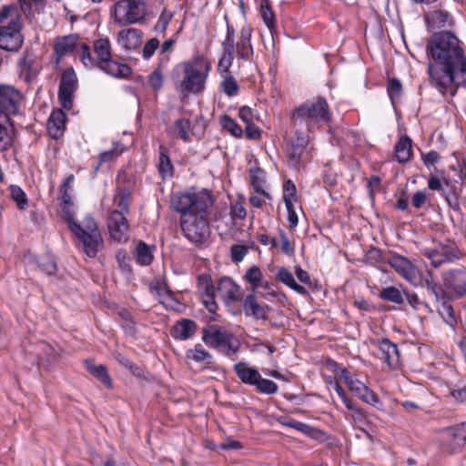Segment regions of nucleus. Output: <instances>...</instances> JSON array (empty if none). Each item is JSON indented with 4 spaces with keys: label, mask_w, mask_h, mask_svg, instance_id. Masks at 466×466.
Masks as SVG:
<instances>
[{
    "label": "nucleus",
    "mask_w": 466,
    "mask_h": 466,
    "mask_svg": "<svg viewBox=\"0 0 466 466\" xmlns=\"http://www.w3.org/2000/svg\"><path fill=\"white\" fill-rule=\"evenodd\" d=\"M401 91H402V86H401V83L398 79L392 78L389 81L387 92H388L389 97L390 98L392 104H394L395 101L400 97Z\"/></svg>",
    "instance_id": "obj_55"
},
{
    "label": "nucleus",
    "mask_w": 466,
    "mask_h": 466,
    "mask_svg": "<svg viewBox=\"0 0 466 466\" xmlns=\"http://www.w3.org/2000/svg\"><path fill=\"white\" fill-rule=\"evenodd\" d=\"M279 241H280V244H281V250L285 254H287V255L293 254L294 248L291 245V243L289 242V240L287 235L285 234V232L282 231V230L279 231Z\"/></svg>",
    "instance_id": "obj_63"
},
{
    "label": "nucleus",
    "mask_w": 466,
    "mask_h": 466,
    "mask_svg": "<svg viewBox=\"0 0 466 466\" xmlns=\"http://www.w3.org/2000/svg\"><path fill=\"white\" fill-rule=\"evenodd\" d=\"M198 290L207 309L215 313L218 309V304L215 300L217 288L214 287L209 275H200L198 278Z\"/></svg>",
    "instance_id": "obj_16"
},
{
    "label": "nucleus",
    "mask_w": 466,
    "mask_h": 466,
    "mask_svg": "<svg viewBox=\"0 0 466 466\" xmlns=\"http://www.w3.org/2000/svg\"><path fill=\"white\" fill-rule=\"evenodd\" d=\"M96 61L97 66L111 58L110 43L106 38H100L96 41L95 46Z\"/></svg>",
    "instance_id": "obj_39"
},
{
    "label": "nucleus",
    "mask_w": 466,
    "mask_h": 466,
    "mask_svg": "<svg viewBox=\"0 0 466 466\" xmlns=\"http://www.w3.org/2000/svg\"><path fill=\"white\" fill-rule=\"evenodd\" d=\"M330 384H333L334 390L337 392L338 396L340 398L343 404L346 406L347 409H353V402L350 399L348 398L346 395L345 390L343 388L339 385L338 381H335L334 383L330 381Z\"/></svg>",
    "instance_id": "obj_60"
},
{
    "label": "nucleus",
    "mask_w": 466,
    "mask_h": 466,
    "mask_svg": "<svg viewBox=\"0 0 466 466\" xmlns=\"http://www.w3.org/2000/svg\"><path fill=\"white\" fill-rule=\"evenodd\" d=\"M259 15L271 34L276 30V17L268 0H262L259 6Z\"/></svg>",
    "instance_id": "obj_37"
},
{
    "label": "nucleus",
    "mask_w": 466,
    "mask_h": 466,
    "mask_svg": "<svg viewBox=\"0 0 466 466\" xmlns=\"http://www.w3.org/2000/svg\"><path fill=\"white\" fill-rule=\"evenodd\" d=\"M21 27L16 7L5 5L0 10V49L14 52L22 46Z\"/></svg>",
    "instance_id": "obj_6"
},
{
    "label": "nucleus",
    "mask_w": 466,
    "mask_h": 466,
    "mask_svg": "<svg viewBox=\"0 0 466 466\" xmlns=\"http://www.w3.org/2000/svg\"><path fill=\"white\" fill-rule=\"evenodd\" d=\"M115 15L120 23L135 24L145 17L146 5L141 0H121L115 5Z\"/></svg>",
    "instance_id": "obj_12"
},
{
    "label": "nucleus",
    "mask_w": 466,
    "mask_h": 466,
    "mask_svg": "<svg viewBox=\"0 0 466 466\" xmlns=\"http://www.w3.org/2000/svg\"><path fill=\"white\" fill-rule=\"evenodd\" d=\"M380 298L381 299L396 304H401L404 301V296L402 292L394 286L383 289L380 293Z\"/></svg>",
    "instance_id": "obj_47"
},
{
    "label": "nucleus",
    "mask_w": 466,
    "mask_h": 466,
    "mask_svg": "<svg viewBox=\"0 0 466 466\" xmlns=\"http://www.w3.org/2000/svg\"><path fill=\"white\" fill-rule=\"evenodd\" d=\"M159 47V40L156 37L149 39L143 47V57L149 59Z\"/></svg>",
    "instance_id": "obj_57"
},
{
    "label": "nucleus",
    "mask_w": 466,
    "mask_h": 466,
    "mask_svg": "<svg viewBox=\"0 0 466 466\" xmlns=\"http://www.w3.org/2000/svg\"><path fill=\"white\" fill-rule=\"evenodd\" d=\"M173 18V13L167 9H164L155 25V31L158 34L164 33L167 30V27L170 21Z\"/></svg>",
    "instance_id": "obj_54"
},
{
    "label": "nucleus",
    "mask_w": 466,
    "mask_h": 466,
    "mask_svg": "<svg viewBox=\"0 0 466 466\" xmlns=\"http://www.w3.org/2000/svg\"><path fill=\"white\" fill-rule=\"evenodd\" d=\"M78 38L76 35H68L65 36L61 39H58L55 45V51L56 55L60 57L68 55L74 50L78 49Z\"/></svg>",
    "instance_id": "obj_34"
},
{
    "label": "nucleus",
    "mask_w": 466,
    "mask_h": 466,
    "mask_svg": "<svg viewBox=\"0 0 466 466\" xmlns=\"http://www.w3.org/2000/svg\"><path fill=\"white\" fill-rule=\"evenodd\" d=\"M131 200V194L127 189L118 188L114 197V204L116 207L115 210L124 213V216L129 213V204Z\"/></svg>",
    "instance_id": "obj_41"
},
{
    "label": "nucleus",
    "mask_w": 466,
    "mask_h": 466,
    "mask_svg": "<svg viewBox=\"0 0 466 466\" xmlns=\"http://www.w3.org/2000/svg\"><path fill=\"white\" fill-rule=\"evenodd\" d=\"M309 135L305 130L294 129L292 137L286 147L287 161L289 167L299 169L312 159L310 151L307 148Z\"/></svg>",
    "instance_id": "obj_8"
},
{
    "label": "nucleus",
    "mask_w": 466,
    "mask_h": 466,
    "mask_svg": "<svg viewBox=\"0 0 466 466\" xmlns=\"http://www.w3.org/2000/svg\"><path fill=\"white\" fill-rule=\"evenodd\" d=\"M175 209L182 214L181 227L186 238L196 244L209 236L208 210L213 198L208 190L183 193L173 200Z\"/></svg>",
    "instance_id": "obj_2"
},
{
    "label": "nucleus",
    "mask_w": 466,
    "mask_h": 466,
    "mask_svg": "<svg viewBox=\"0 0 466 466\" xmlns=\"http://www.w3.org/2000/svg\"><path fill=\"white\" fill-rule=\"evenodd\" d=\"M25 106L23 93L10 85H0V117L22 115Z\"/></svg>",
    "instance_id": "obj_10"
},
{
    "label": "nucleus",
    "mask_w": 466,
    "mask_h": 466,
    "mask_svg": "<svg viewBox=\"0 0 466 466\" xmlns=\"http://www.w3.org/2000/svg\"><path fill=\"white\" fill-rule=\"evenodd\" d=\"M149 85L155 90H159L163 85V76L158 69L153 71L149 76Z\"/></svg>",
    "instance_id": "obj_62"
},
{
    "label": "nucleus",
    "mask_w": 466,
    "mask_h": 466,
    "mask_svg": "<svg viewBox=\"0 0 466 466\" xmlns=\"http://www.w3.org/2000/svg\"><path fill=\"white\" fill-rule=\"evenodd\" d=\"M250 181L257 193H261L265 198H270L269 193L264 189V172L262 170H252L250 174Z\"/></svg>",
    "instance_id": "obj_45"
},
{
    "label": "nucleus",
    "mask_w": 466,
    "mask_h": 466,
    "mask_svg": "<svg viewBox=\"0 0 466 466\" xmlns=\"http://www.w3.org/2000/svg\"><path fill=\"white\" fill-rule=\"evenodd\" d=\"M77 87V78L72 68L66 69L61 77L58 99L60 105L65 109H70L72 106V97Z\"/></svg>",
    "instance_id": "obj_14"
},
{
    "label": "nucleus",
    "mask_w": 466,
    "mask_h": 466,
    "mask_svg": "<svg viewBox=\"0 0 466 466\" xmlns=\"http://www.w3.org/2000/svg\"><path fill=\"white\" fill-rule=\"evenodd\" d=\"M251 35L252 29L249 25H245L241 28L239 38L236 45L238 58L248 60L252 56Z\"/></svg>",
    "instance_id": "obj_22"
},
{
    "label": "nucleus",
    "mask_w": 466,
    "mask_h": 466,
    "mask_svg": "<svg viewBox=\"0 0 466 466\" xmlns=\"http://www.w3.org/2000/svg\"><path fill=\"white\" fill-rule=\"evenodd\" d=\"M108 229L111 238L116 241H126L128 238L129 225L124 213L113 210L108 219Z\"/></svg>",
    "instance_id": "obj_18"
},
{
    "label": "nucleus",
    "mask_w": 466,
    "mask_h": 466,
    "mask_svg": "<svg viewBox=\"0 0 466 466\" xmlns=\"http://www.w3.org/2000/svg\"><path fill=\"white\" fill-rule=\"evenodd\" d=\"M386 262L412 286L423 285L421 271L408 258L397 253H390L386 258Z\"/></svg>",
    "instance_id": "obj_11"
},
{
    "label": "nucleus",
    "mask_w": 466,
    "mask_h": 466,
    "mask_svg": "<svg viewBox=\"0 0 466 466\" xmlns=\"http://www.w3.org/2000/svg\"><path fill=\"white\" fill-rule=\"evenodd\" d=\"M10 196L12 199L16 203V206L20 210L26 208L27 198L20 187L15 185L10 186Z\"/></svg>",
    "instance_id": "obj_50"
},
{
    "label": "nucleus",
    "mask_w": 466,
    "mask_h": 466,
    "mask_svg": "<svg viewBox=\"0 0 466 466\" xmlns=\"http://www.w3.org/2000/svg\"><path fill=\"white\" fill-rule=\"evenodd\" d=\"M142 38V32L137 28L121 30L117 35L118 44L126 50L137 48Z\"/></svg>",
    "instance_id": "obj_24"
},
{
    "label": "nucleus",
    "mask_w": 466,
    "mask_h": 466,
    "mask_svg": "<svg viewBox=\"0 0 466 466\" xmlns=\"http://www.w3.org/2000/svg\"><path fill=\"white\" fill-rule=\"evenodd\" d=\"M151 291L158 297L161 303L166 304L168 299H173L172 292L168 289L165 283L156 280L150 285Z\"/></svg>",
    "instance_id": "obj_46"
},
{
    "label": "nucleus",
    "mask_w": 466,
    "mask_h": 466,
    "mask_svg": "<svg viewBox=\"0 0 466 466\" xmlns=\"http://www.w3.org/2000/svg\"><path fill=\"white\" fill-rule=\"evenodd\" d=\"M230 215L233 219L243 220L247 217V210L241 203L235 202L231 205Z\"/></svg>",
    "instance_id": "obj_59"
},
{
    "label": "nucleus",
    "mask_w": 466,
    "mask_h": 466,
    "mask_svg": "<svg viewBox=\"0 0 466 466\" xmlns=\"http://www.w3.org/2000/svg\"><path fill=\"white\" fill-rule=\"evenodd\" d=\"M197 330V324L191 319H182L177 322L172 329L175 339L186 340L193 337Z\"/></svg>",
    "instance_id": "obj_28"
},
{
    "label": "nucleus",
    "mask_w": 466,
    "mask_h": 466,
    "mask_svg": "<svg viewBox=\"0 0 466 466\" xmlns=\"http://www.w3.org/2000/svg\"><path fill=\"white\" fill-rule=\"evenodd\" d=\"M378 347L380 352V358L383 360L390 370L396 369L400 360L397 345L388 339H384L379 342Z\"/></svg>",
    "instance_id": "obj_21"
},
{
    "label": "nucleus",
    "mask_w": 466,
    "mask_h": 466,
    "mask_svg": "<svg viewBox=\"0 0 466 466\" xmlns=\"http://www.w3.org/2000/svg\"><path fill=\"white\" fill-rule=\"evenodd\" d=\"M248 248L244 245H234L231 248V259L232 261L238 263L244 259L248 254Z\"/></svg>",
    "instance_id": "obj_58"
},
{
    "label": "nucleus",
    "mask_w": 466,
    "mask_h": 466,
    "mask_svg": "<svg viewBox=\"0 0 466 466\" xmlns=\"http://www.w3.org/2000/svg\"><path fill=\"white\" fill-rule=\"evenodd\" d=\"M260 288L262 290L258 291V295L270 302L282 303L286 299L285 294L279 292L269 282L263 283Z\"/></svg>",
    "instance_id": "obj_42"
},
{
    "label": "nucleus",
    "mask_w": 466,
    "mask_h": 466,
    "mask_svg": "<svg viewBox=\"0 0 466 466\" xmlns=\"http://www.w3.org/2000/svg\"><path fill=\"white\" fill-rule=\"evenodd\" d=\"M395 157L400 163H405L410 159L411 139L409 137H402L395 145Z\"/></svg>",
    "instance_id": "obj_35"
},
{
    "label": "nucleus",
    "mask_w": 466,
    "mask_h": 466,
    "mask_svg": "<svg viewBox=\"0 0 466 466\" xmlns=\"http://www.w3.org/2000/svg\"><path fill=\"white\" fill-rule=\"evenodd\" d=\"M157 170L162 179L169 178L173 176L174 167L170 157L167 155L165 149L160 147L159 160L157 164Z\"/></svg>",
    "instance_id": "obj_40"
},
{
    "label": "nucleus",
    "mask_w": 466,
    "mask_h": 466,
    "mask_svg": "<svg viewBox=\"0 0 466 466\" xmlns=\"http://www.w3.org/2000/svg\"><path fill=\"white\" fill-rule=\"evenodd\" d=\"M66 128V115L62 110H55L47 122V131L53 138H59Z\"/></svg>",
    "instance_id": "obj_25"
},
{
    "label": "nucleus",
    "mask_w": 466,
    "mask_h": 466,
    "mask_svg": "<svg viewBox=\"0 0 466 466\" xmlns=\"http://www.w3.org/2000/svg\"><path fill=\"white\" fill-rule=\"evenodd\" d=\"M85 365L86 370L95 376L100 382H102L106 387L111 388L112 380L107 372L106 366L104 365H96L91 360H86Z\"/></svg>",
    "instance_id": "obj_36"
},
{
    "label": "nucleus",
    "mask_w": 466,
    "mask_h": 466,
    "mask_svg": "<svg viewBox=\"0 0 466 466\" xmlns=\"http://www.w3.org/2000/svg\"><path fill=\"white\" fill-rule=\"evenodd\" d=\"M239 287L232 279L222 277L217 286V296L227 305L235 303L238 299Z\"/></svg>",
    "instance_id": "obj_20"
},
{
    "label": "nucleus",
    "mask_w": 466,
    "mask_h": 466,
    "mask_svg": "<svg viewBox=\"0 0 466 466\" xmlns=\"http://www.w3.org/2000/svg\"><path fill=\"white\" fill-rule=\"evenodd\" d=\"M281 423L284 426L295 429L314 440H319L323 436V432L321 431L291 418H285L281 420Z\"/></svg>",
    "instance_id": "obj_31"
},
{
    "label": "nucleus",
    "mask_w": 466,
    "mask_h": 466,
    "mask_svg": "<svg viewBox=\"0 0 466 466\" xmlns=\"http://www.w3.org/2000/svg\"><path fill=\"white\" fill-rule=\"evenodd\" d=\"M220 124L224 129L228 131L235 137H242L243 130L241 127L229 116H222L220 118Z\"/></svg>",
    "instance_id": "obj_49"
},
{
    "label": "nucleus",
    "mask_w": 466,
    "mask_h": 466,
    "mask_svg": "<svg viewBox=\"0 0 466 466\" xmlns=\"http://www.w3.org/2000/svg\"><path fill=\"white\" fill-rule=\"evenodd\" d=\"M169 132L174 138L181 139L187 143L190 142V121L186 118L177 119L170 127Z\"/></svg>",
    "instance_id": "obj_30"
},
{
    "label": "nucleus",
    "mask_w": 466,
    "mask_h": 466,
    "mask_svg": "<svg viewBox=\"0 0 466 466\" xmlns=\"http://www.w3.org/2000/svg\"><path fill=\"white\" fill-rule=\"evenodd\" d=\"M124 150V147H122L119 142H114L112 149L104 151L100 154L99 164L108 162L118 157Z\"/></svg>",
    "instance_id": "obj_52"
},
{
    "label": "nucleus",
    "mask_w": 466,
    "mask_h": 466,
    "mask_svg": "<svg viewBox=\"0 0 466 466\" xmlns=\"http://www.w3.org/2000/svg\"><path fill=\"white\" fill-rule=\"evenodd\" d=\"M74 180V175H69L60 187L61 214L69 229L82 245L84 252L94 258L103 246L102 236L93 218L87 216L81 223L75 220L74 204L70 195Z\"/></svg>",
    "instance_id": "obj_3"
},
{
    "label": "nucleus",
    "mask_w": 466,
    "mask_h": 466,
    "mask_svg": "<svg viewBox=\"0 0 466 466\" xmlns=\"http://www.w3.org/2000/svg\"><path fill=\"white\" fill-rule=\"evenodd\" d=\"M76 55L80 58L81 62L86 68H93L97 66V63L95 58L92 57L89 46L85 43H80Z\"/></svg>",
    "instance_id": "obj_48"
},
{
    "label": "nucleus",
    "mask_w": 466,
    "mask_h": 466,
    "mask_svg": "<svg viewBox=\"0 0 466 466\" xmlns=\"http://www.w3.org/2000/svg\"><path fill=\"white\" fill-rule=\"evenodd\" d=\"M444 448L454 453L466 444V422L451 427L442 434Z\"/></svg>",
    "instance_id": "obj_15"
},
{
    "label": "nucleus",
    "mask_w": 466,
    "mask_h": 466,
    "mask_svg": "<svg viewBox=\"0 0 466 466\" xmlns=\"http://www.w3.org/2000/svg\"><path fill=\"white\" fill-rule=\"evenodd\" d=\"M329 369L334 372L337 378L342 380L349 388L356 377L352 375L346 368L338 364L335 361L329 363Z\"/></svg>",
    "instance_id": "obj_44"
},
{
    "label": "nucleus",
    "mask_w": 466,
    "mask_h": 466,
    "mask_svg": "<svg viewBox=\"0 0 466 466\" xmlns=\"http://www.w3.org/2000/svg\"><path fill=\"white\" fill-rule=\"evenodd\" d=\"M15 127L10 118L0 117V151L8 149L14 141Z\"/></svg>",
    "instance_id": "obj_27"
},
{
    "label": "nucleus",
    "mask_w": 466,
    "mask_h": 466,
    "mask_svg": "<svg viewBox=\"0 0 466 466\" xmlns=\"http://www.w3.org/2000/svg\"><path fill=\"white\" fill-rule=\"evenodd\" d=\"M349 390L366 403L375 405L379 402L377 395L358 378L354 379Z\"/></svg>",
    "instance_id": "obj_26"
},
{
    "label": "nucleus",
    "mask_w": 466,
    "mask_h": 466,
    "mask_svg": "<svg viewBox=\"0 0 466 466\" xmlns=\"http://www.w3.org/2000/svg\"><path fill=\"white\" fill-rule=\"evenodd\" d=\"M268 309V306L260 305L253 293L248 295L243 302L245 315L257 320L266 319Z\"/></svg>",
    "instance_id": "obj_23"
},
{
    "label": "nucleus",
    "mask_w": 466,
    "mask_h": 466,
    "mask_svg": "<svg viewBox=\"0 0 466 466\" xmlns=\"http://www.w3.org/2000/svg\"><path fill=\"white\" fill-rule=\"evenodd\" d=\"M428 200V195L424 191H417L413 194L411 204L416 208H420Z\"/></svg>",
    "instance_id": "obj_64"
},
{
    "label": "nucleus",
    "mask_w": 466,
    "mask_h": 466,
    "mask_svg": "<svg viewBox=\"0 0 466 466\" xmlns=\"http://www.w3.org/2000/svg\"><path fill=\"white\" fill-rule=\"evenodd\" d=\"M153 246H148L143 241H139L137 245V261L141 266H148L152 263L154 255H153Z\"/></svg>",
    "instance_id": "obj_38"
},
{
    "label": "nucleus",
    "mask_w": 466,
    "mask_h": 466,
    "mask_svg": "<svg viewBox=\"0 0 466 466\" xmlns=\"http://www.w3.org/2000/svg\"><path fill=\"white\" fill-rule=\"evenodd\" d=\"M443 280L446 289L455 297L466 295V270L457 269L446 272Z\"/></svg>",
    "instance_id": "obj_19"
},
{
    "label": "nucleus",
    "mask_w": 466,
    "mask_h": 466,
    "mask_svg": "<svg viewBox=\"0 0 466 466\" xmlns=\"http://www.w3.org/2000/svg\"><path fill=\"white\" fill-rule=\"evenodd\" d=\"M233 370L242 383L254 386L262 394L272 395L278 391L279 387L274 381L262 378L256 367L245 361L236 363Z\"/></svg>",
    "instance_id": "obj_9"
},
{
    "label": "nucleus",
    "mask_w": 466,
    "mask_h": 466,
    "mask_svg": "<svg viewBox=\"0 0 466 466\" xmlns=\"http://www.w3.org/2000/svg\"><path fill=\"white\" fill-rule=\"evenodd\" d=\"M420 252L435 268L452 262L458 257L457 248L452 243H432L429 247L422 248Z\"/></svg>",
    "instance_id": "obj_13"
},
{
    "label": "nucleus",
    "mask_w": 466,
    "mask_h": 466,
    "mask_svg": "<svg viewBox=\"0 0 466 466\" xmlns=\"http://www.w3.org/2000/svg\"><path fill=\"white\" fill-rule=\"evenodd\" d=\"M277 278H278V279L281 283H283L284 285H286L289 289H293L294 291H296L299 295L307 296L309 294V292L306 289V288H304L303 286L298 284L295 281V279H294L292 273L289 269H287L286 268H279L278 273H277Z\"/></svg>",
    "instance_id": "obj_33"
},
{
    "label": "nucleus",
    "mask_w": 466,
    "mask_h": 466,
    "mask_svg": "<svg viewBox=\"0 0 466 466\" xmlns=\"http://www.w3.org/2000/svg\"><path fill=\"white\" fill-rule=\"evenodd\" d=\"M427 55L431 83L442 95L453 96L457 87L466 86V50L453 33L433 34L427 46Z\"/></svg>",
    "instance_id": "obj_1"
},
{
    "label": "nucleus",
    "mask_w": 466,
    "mask_h": 466,
    "mask_svg": "<svg viewBox=\"0 0 466 466\" xmlns=\"http://www.w3.org/2000/svg\"><path fill=\"white\" fill-rule=\"evenodd\" d=\"M97 66L105 73L114 77H127L131 73V69L128 66L117 63L111 58Z\"/></svg>",
    "instance_id": "obj_32"
},
{
    "label": "nucleus",
    "mask_w": 466,
    "mask_h": 466,
    "mask_svg": "<svg viewBox=\"0 0 466 466\" xmlns=\"http://www.w3.org/2000/svg\"><path fill=\"white\" fill-rule=\"evenodd\" d=\"M186 357L203 367H208L213 363L212 355L201 344H196L193 349L187 350Z\"/></svg>",
    "instance_id": "obj_29"
},
{
    "label": "nucleus",
    "mask_w": 466,
    "mask_h": 466,
    "mask_svg": "<svg viewBox=\"0 0 466 466\" xmlns=\"http://www.w3.org/2000/svg\"><path fill=\"white\" fill-rule=\"evenodd\" d=\"M349 410L352 411L351 418L353 420V423L359 427L360 430L364 431V427L367 424L366 421V416L364 412L360 410L355 407L353 404V409H348Z\"/></svg>",
    "instance_id": "obj_56"
},
{
    "label": "nucleus",
    "mask_w": 466,
    "mask_h": 466,
    "mask_svg": "<svg viewBox=\"0 0 466 466\" xmlns=\"http://www.w3.org/2000/svg\"><path fill=\"white\" fill-rule=\"evenodd\" d=\"M330 119L329 106L324 98L307 101L295 109L292 115L293 129L305 130L309 135Z\"/></svg>",
    "instance_id": "obj_4"
},
{
    "label": "nucleus",
    "mask_w": 466,
    "mask_h": 466,
    "mask_svg": "<svg viewBox=\"0 0 466 466\" xmlns=\"http://www.w3.org/2000/svg\"><path fill=\"white\" fill-rule=\"evenodd\" d=\"M283 200L285 206H290L297 200V189L294 183L288 180L283 185Z\"/></svg>",
    "instance_id": "obj_53"
},
{
    "label": "nucleus",
    "mask_w": 466,
    "mask_h": 466,
    "mask_svg": "<svg viewBox=\"0 0 466 466\" xmlns=\"http://www.w3.org/2000/svg\"><path fill=\"white\" fill-rule=\"evenodd\" d=\"M183 73L177 89L182 94L198 95L205 90L209 75L210 63L202 56H197L191 60L177 66Z\"/></svg>",
    "instance_id": "obj_5"
},
{
    "label": "nucleus",
    "mask_w": 466,
    "mask_h": 466,
    "mask_svg": "<svg viewBox=\"0 0 466 466\" xmlns=\"http://www.w3.org/2000/svg\"><path fill=\"white\" fill-rule=\"evenodd\" d=\"M238 116L245 123V125H249L253 123L254 120V113L252 109L247 106H241L238 110Z\"/></svg>",
    "instance_id": "obj_61"
},
{
    "label": "nucleus",
    "mask_w": 466,
    "mask_h": 466,
    "mask_svg": "<svg viewBox=\"0 0 466 466\" xmlns=\"http://www.w3.org/2000/svg\"><path fill=\"white\" fill-rule=\"evenodd\" d=\"M202 340L209 348L230 357L238 352L240 341L232 333L223 330L218 325H209L203 329Z\"/></svg>",
    "instance_id": "obj_7"
},
{
    "label": "nucleus",
    "mask_w": 466,
    "mask_h": 466,
    "mask_svg": "<svg viewBox=\"0 0 466 466\" xmlns=\"http://www.w3.org/2000/svg\"><path fill=\"white\" fill-rule=\"evenodd\" d=\"M244 279L250 284L251 289L254 292L263 284L261 283L262 272L260 268L258 266H252L246 271Z\"/></svg>",
    "instance_id": "obj_43"
},
{
    "label": "nucleus",
    "mask_w": 466,
    "mask_h": 466,
    "mask_svg": "<svg viewBox=\"0 0 466 466\" xmlns=\"http://www.w3.org/2000/svg\"><path fill=\"white\" fill-rule=\"evenodd\" d=\"M234 41H235V30L228 24L227 35L223 41V55L218 61V70L223 75H229V68L232 66L234 60Z\"/></svg>",
    "instance_id": "obj_17"
},
{
    "label": "nucleus",
    "mask_w": 466,
    "mask_h": 466,
    "mask_svg": "<svg viewBox=\"0 0 466 466\" xmlns=\"http://www.w3.org/2000/svg\"><path fill=\"white\" fill-rule=\"evenodd\" d=\"M238 88V84L232 76H224V78L221 82V89L228 96H237Z\"/></svg>",
    "instance_id": "obj_51"
}]
</instances>
